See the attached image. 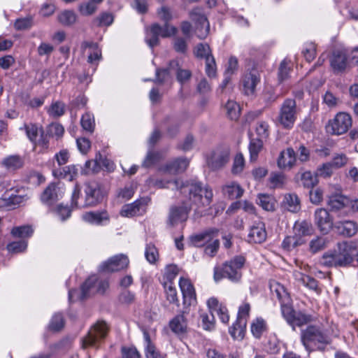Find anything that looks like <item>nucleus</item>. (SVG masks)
<instances>
[{
	"instance_id": "nucleus-1",
	"label": "nucleus",
	"mask_w": 358,
	"mask_h": 358,
	"mask_svg": "<svg viewBox=\"0 0 358 358\" xmlns=\"http://www.w3.org/2000/svg\"><path fill=\"white\" fill-rule=\"evenodd\" d=\"M153 185L159 188H169L180 190L183 194L188 193L189 199L196 206L195 215L202 217L206 215L207 208L210 206L213 193L208 186L203 187L200 182L196 180H187L180 179L174 180H156Z\"/></svg>"
},
{
	"instance_id": "nucleus-2",
	"label": "nucleus",
	"mask_w": 358,
	"mask_h": 358,
	"mask_svg": "<svg viewBox=\"0 0 358 358\" xmlns=\"http://www.w3.org/2000/svg\"><path fill=\"white\" fill-rule=\"evenodd\" d=\"M270 290L273 297H276L280 303L281 312L287 323L293 327H301L308 324L312 320L310 315L301 311L296 312L289 305L290 298L285 287L273 280L270 282Z\"/></svg>"
},
{
	"instance_id": "nucleus-3",
	"label": "nucleus",
	"mask_w": 358,
	"mask_h": 358,
	"mask_svg": "<svg viewBox=\"0 0 358 358\" xmlns=\"http://www.w3.org/2000/svg\"><path fill=\"white\" fill-rule=\"evenodd\" d=\"M85 201L83 203H78V200L80 194V189L76 185L71 195V205L78 208L94 206L96 205L103 197L101 185L97 181L87 182L85 188Z\"/></svg>"
},
{
	"instance_id": "nucleus-4",
	"label": "nucleus",
	"mask_w": 358,
	"mask_h": 358,
	"mask_svg": "<svg viewBox=\"0 0 358 358\" xmlns=\"http://www.w3.org/2000/svg\"><path fill=\"white\" fill-rule=\"evenodd\" d=\"M245 259L243 256H236L223 264L220 271L217 268L214 270V278L216 281L222 278H227L233 282L238 281L241 278V270Z\"/></svg>"
},
{
	"instance_id": "nucleus-5",
	"label": "nucleus",
	"mask_w": 358,
	"mask_h": 358,
	"mask_svg": "<svg viewBox=\"0 0 358 358\" xmlns=\"http://www.w3.org/2000/svg\"><path fill=\"white\" fill-rule=\"evenodd\" d=\"M177 29L169 23L160 26L157 23L152 24L145 29V41L150 48L159 45V38H169L176 34Z\"/></svg>"
},
{
	"instance_id": "nucleus-6",
	"label": "nucleus",
	"mask_w": 358,
	"mask_h": 358,
	"mask_svg": "<svg viewBox=\"0 0 358 358\" xmlns=\"http://www.w3.org/2000/svg\"><path fill=\"white\" fill-rule=\"evenodd\" d=\"M108 331V327L105 322H97L90 329L87 335L82 339L83 348L96 347L106 338Z\"/></svg>"
},
{
	"instance_id": "nucleus-7",
	"label": "nucleus",
	"mask_w": 358,
	"mask_h": 358,
	"mask_svg": "<svg viewBox=\"0 0 358 358\" xmlns=\"http://www.w3.org/2000/svg\"><path fill=\"white\" fill-rule=\"evenodd\" d=\"M351 126V117L348 113H338L334 119L329 121L326 130L329 134L338 136L347 132Z\"/></svg>"
},
{
	"instance_id": "nucleus-8",
	"label": "nucleus",
	"mask_w": 358,
	"mask_h": 358,
	"mask_svg": "<svg viewBox=\"0 0 358 358\" xmlns=\"http://www.w3.org/2000/svg\"><path fill=\"white\" fill-rule=\"evenodd\" d=\"M191 210V206L187 201H182L170 207L167 224L171 227H174L180 223L185 222L189 216Z\"/></svg>"
},
{
	"instance_id": "nucleus-9",
	"label": "nucleus",
	"mask_w": 358,
	"mask_h": 358,
	"mask_svg": "<svg viewBox=\"0 0 358 358\" xmlns=\"http://www.w3.org/2000/svg\"><path fill=\"white\" fill-rule=\"evenodd\" d=\"M296 105L294 99H286L280 110L278 120L285 127L290 129L293 127L296 118Z\"/></svg>"
},
{
	"instance_id": "nucleus-10",
	"label": "nucleus",
	"mask_w": 358,
	"mask_h": 358,
	"mask_svg": "<svg viewBox=\"0 0 358 358\" xmlns=\"http://www.w3.org/2000/svg\"><path fill=\"white\" fill-rule=\"evenodd\" d=\"M190 18L196 23L195 33L199 38L204 39L209 34L210 24L203 12V9L199 7L194 8L189 13Z\"/></svg>"
},
{
	"instance_id": "nucleus-11",
	"label": "nucleus",
	"mask_w": 358,
	"mask_h": 358,
	"mask_svg": "<svg viewBox=\"0 0 358 358\" xmlns=\"http://www.w3.org/2000/svg\"><path fill=\"white\" fill-rule=\"evenodd\" d=\"M150 201L149 197H143L134 202L122 206L120 215L123 217H133L141 215L145 213L146 206Z\"/></svg>"
},
{
	"instance_id": "nucleus-12",
	"label": "nucleus",
	"mask_w": 358,
	"mask_h": 358,
	"mask_svg": "<svg viewBox=\"0 0 358 358\" xmlns=\"http://www.w3.org/2000/svg\"><path fill=\"white\" fill-rule=\"evenodd\" d=\"M64 195L62 187L59 184L50 183L41 195V202L50 206L61 199Z\"/></svg>"
},
{
	"instance_id": "nucleus-13",
	"label": "nucleus",
	"mask_w": 358,
	"mask_h": 358,
	"mask_svg": "<svg viewBox=\"0 0 358 358\" xmlns=\"http://www.w3.org/2000/svg\"><path fill=\"white\" fill-rule=\"evenodd\" d=\"M334 253L337 266H346L352 262V248L347 242L338 243V250Z\"/></svg>"
},
{
	"instance_id": "nucleus-14",
	"label": "nucleus",
	"mask_w": 358,
	"mask_h": 358,
	"mask_svg": "<svg viewBox=\"0 0 358 358\" xmlns=\"http://www.w3.org/2000/svg\"><path fill=\"white\" fill-rule=\"evenodd\" d=\"M129 259L126 255H117L100 266V270L105 272H115L126 268L129 265Z\"/></svg>"
},
{
	"instance_id": "nucleus-15",
	"label": "nucleus",
	"mask_w": 358,
	"mask_h": 358,
	"mask_svg": "<svg viewBox=\"0 0 358 358\" xmlns=\"http://www.w3.org/2000/svg\"><path fill=\"white\" fill-rule=\"evenodd\" d=\"M229 149L228 148L217 149L208 159V166L213 169L222 168L229 162Z\"/></svg>"
},
{
	"instance_id": "nucleus-16",
	"label": "nucleus",
	"mask_w": 358,
	"mask_h": 358,
	"mask_svg": "<svg viewBox=\"0 0 358 358\" xmlns=\"http://www.w3.org/2000/svg\"><path fill=\"white\" fill-rule=\"evenodd\" d=\"M97 282L96 276H91L85 280V282L81 286L80 292L76 289H71L69 291V301H74L77 299L84 300L87 297L91 290Z\"/></svg>"
},
{
	"instance_id": "nucleus-17",
	"label": "nucleus",
	"mask_w": 358,
	"mask_h": 358,
	"mask_svg": "<svg viewBox=\"0 0 358 358\" xmlns=\"http://www.w3.org/2000/svg\"><path fill=\"white\" fill-rule=\"evenodd\" d=\"M179 286L182 294L185 306H192L196 303V292L190 280L185 278H180Z\"/></svg>"
},
{
	"instance_id": "nucleus-18",
	"label": "nucleus",
	"mask_w": 358,
	"mask_h": 358,
	"mask_svg": "<svg viewBox=\"0 0 358 358\" xmlns=\"http://www.w3.org/2000/svg\"><path fill=\"white\" fill-rule=\"evenodd\" d=\"M315 221L322 234H326L331 229L332 221L328 211L324 208H320L315 213Z\"/></svg>"
},
{
	"instance_id": "nucleus-19",
	"label": "nucleus",
	"mask_w": 358,
	"mask_h": 358,
	"mask_svg": "<svg viewBox=\"0 0 358 358\" xmlns=\"http://www.w3.org/2000/svg\"><path fill=\"white\" fill-rule=\"evenodd\" d=\"M260 82V76L259 73L253 70L246 73L243 79V92L246 95L254 94L257 85Z\"/></svg>"
},
{
	"instance_id": "nucleus-20",
	"label": "nucleus",
	"mask_w": 358,
	"mask_h": 358,
	"mask_svg": "<svg viewBox=\"0 0 358 358\" xmlns=\"http://www.w3.org/2000/svg\"><path fill=\"white\" fill-rule=\"evenodd\" d=\"M82 219L87 223L93 225H102L109 221V215L106 211H90L82 215Z\"/></svg>"
},
{
	"instance_id": "nucleus-21",
	"label": "nucleus",
	"mask_w": 358,
	"mask_h": 358,
	"mask_svg": "<svg viewBox=\"0 0 358 358\" xmlns=\"http://www.w3.org/2000/svg\"><path fill=\"white\" fill-rule=\"evenodd\" d=\"M346 53L342 50H336L333 52L330 60L331 66L335 72L343 71L348 66Z\"/></svg>"
},
{
	"instance_id": "nucleus-22",
	"label": "nucleus",
	"mask_w": 358,
	"mask_h": 358,
	"mask_svg": "<svg viewBox=\"0 0 358 358\" xmlns=\"http://www.w3.org/2000/svg\"><path fill=\"white\" fill-rule=\"evenodd\" d=\"M189 165V161L186 158H178L167 163L160 170L169 174H176L183 172Z\"/></svg>"
},
{
	"instance_id": "nucleus-23",
	"label": "nucleus",
	"mask_w": 358,
	"mask_h": 358,
	"mask_svg": "<svg viewBox=\"0 0 358 358\" xmlns=\"http://www.w3.org/2000/svg\"><path fill=\"white\" fill-rule=\"evenodd\" d=\"M217 232L218 230L216 229H209L201 233L192 236L190 240L195 247H202L210 242L217 234Z\"/></svg>"
},
{
	"instance_id": "nucleus-24",
	"label": "nucleus",
	"mask_w": 358,
	"mask_h": 358,
	"mask_svg": "<svg viewBox=\"0 0 358 358\" xmlns=\"http://www.w3.org/2000/svg\"><path fill=\"white\" fill-rule=\"evenodd\" d=\"M22 201V196L6 192L0 198V209L3 210L14 209Z\"/></svg>"
},
{
	"instance_id": "nucleus-25",
	"label": "nucleus",
	"mask_w": 358,
	"mask_h": 358,
	"mask_svg": "<svg viewBox=\"0 0 358 358\" xmlns=\"http://www.w3.org/2000/svg\"><path fill=\"white\" fill-rule=\"evenodd\" d=\"M296 162V154L292 148L281 152L278 159V166L280 169H291Z\"/></svg>"
},
{
	"instance_id": "nucleus-26",
	"label": "nucleus",
	"mask_w": 358,
	"mask_h": 358,
	"mask_svg": "<svg viewBox=\"0 0 358 358\" xmlns=\"http://www.w3.org/2000/svg\"><path fill=\"white\" fill-rule=\"evenodd\" d=\"M266 232L264 224L259 222L253 225L248 234V241L255 243H261L266 240Z\"/></svg>"
},
{
	"instance_id": "nucleus-27",
	"label": "nucleus",
	"mask_w": 358,
	"mask_h": 358,
	"mask_svg": "<svg viewBox=\"0 0 358 358\" xmlns=\"http://www.w3.org/2000/svg\"><path fill=\"white\" fill-rule=\"evenodd\" d=\"M184 314L185 311L181 314H178L175 316L169 322V327L171 330L176 334H182L187 331V322Z\"/></svg>"
},
{
	"instance_id": "nucleus-28",
	"label": "nucleus",
	"mask_w": 358,
	"mask_h": 358,
	"mask_svg": "<svg viewBox=\"0 0 358 358\" xmlns=\"http://www.w3.org/2000/svg\"><path fill=\"white\" fill-rule=\"evenodd\" d=\"M282 207L291 213H297L300 208V201L296 194H286L282 203Z\"/></svg>"
},
{
	"instance_id": "nucleus-29",
	"label": "nucleus",
	"mask_w": 358,
	"mask_h": 358,
	"mask_svg": "<svg viewBox=\"0 0 358 358\" xmlns=\"http://www.w3.org/2000/svg\"><path fill=\"white\" fill-rule=\"evenodd\" d=\"M350 199L343 195H335L330 198L329 205L333 210H341L349 207Z\"/></svg>"
},
{
	"instance_id": "nucleus-30",
	"label": "nucleus",
	"mask_w": 358,
	"mask_h": 358,
	"mask_svg": "<svg viewBox=\"0 0 358 358\" xmlns=\"http://www.w3.org/2000/svg\"><path fill=\"white\" fill-rule=\"evenodd\" d=\"M223 194L231 199L240 198L243 194V189L239 184L231 182L222 188Z\"/></svg>"
},
{
	"instance_id": "nucleus-31",
	"label": "nucleus",
	"mask_w": 358,
	"mask_h": 358,
	"mask_svg": "<svg viewBox=\"0 0 358 358\" xmlns=\"http://www.w3.org/2000/svg\"><path fill=\"white\" fill-rule=\"evenodd\" d=\"M143 338L145 345V356L147 358H164L152 343L149 333L145 329L143 330Z\"/></svg>"
},
{
	"instance_id": "nucleus-32",
	"label": "nucleus",
	"mask_w": 358,
	"mask_h": 358,
	"mask_svg": "<svg viewBox=\"0 0 358 358\" xmlns=\"http://www.w3.org/2000/svg\"><path fill=\"white\" fill-rule=\"evenodd\" d=\"M178 64L176 61H171L169 63V66L166 69H156V79L155 82L162 83L167 80L171 76V71L177 68Z\"/></svg>"
},
{
	"instance_id": "nucleus-33",
	"label": "nucleus",
	"mask_w": 358,
	"mask_h": 358,
	"mask_svg": "<svg viewBox=\"0 0 358 358\" xmlns=\"http://www.w3.org/2000/svg\"><path fill=\"white\" fill-rule=\"evenodd\" d=\"M250 329L254 337L260 338L267 329L266 322L261 317L256 318L251 323Z\"/></svg>"
},
{
	"instance_id": "nucleus-34",
	"label": "nucleus",
	"mask_w": 358,
	"mask_h": 358,
	"mask_svg": "<svg viewBox=\"0 0 358 358\" xmlns=\"http://www.w3.org/2000/svg\"><path fill=\"white\" fill-rule=\"evenodd\" d=\"M297 178L299 179L301 185L308 189H309V194L311 196L313 189V176L310 171H301L297 174Z\"/></svg>"
},
{
	"instance_id": "nucleus-35",
	"label": "nucleus",
	"mask_w": 358,
	"mask_h": 358,
	"mask_svg": "<svg viewBox=\"0 0 358 358\" xmlns=\"http://www.w3.org/2000/svg\"><path fill=\"white\" fill-rule=\"evenodd\" d=\"M301 340L306 350L309 353L312 352L313 346V326L310 325L306 329L302 331Z\"/></svg>"
},
{
	"instance_id": "nucleus-36",
	"label": "nucleus",
	"mask_w": 358,
	"mask_h": 358,
	"mask_svg": "<svg viewBox=\"0 0 358 358\" xmlns=\"http://www.w3.org/2000/svg\"><path fill=\"white\" fill-rule=\"evenodd\" d=\"M306 242L305 239L301 237L297 236L295 234L293 236H287L282 243V247L287 251H290L296 247L303 244Z\"/></svg>"
},
{
	"instance_id": "nucleus-37",
	"label": "nucleus",
	"mask_w": 358,
	"mask_h": 358,
	"mask_svg": "<svg viewBox=\"0 0 358 358\" xmlns=\"http://www.w3.org/2000/svg\"><path fill=\"white\" fill-rule=\"evenodd\" d=\"M246 324L243 322L236 321L229 329L231 336L235 340H242L245 336Z\"/></svg>"
},
{
	"instance_id": "nucleus-38",
	"label": "nucleus",
	"mask_w": 358,
	"mask_h": 358,
	"mask_svg": "<svg viewBox=\"0 0 358 358\" xmlns=\"http://www.w3.org/2000/svg\"><path fill=\"white\" fill-rule=\"evenodd\" d=\"M263 146V142L259 138H252L249 144L250 161L255 162L257 159L259 152Z\"/></svg>"
},
{
	"instance_id": "nucleus-39",
	"label": "nucleus",
	"mask_w": 358,
	"mask_h": 358,
	"mask_svg": "<svg viewBox=\"0 0 358 358\" xmlns=\"http://www.w3.org/2000/svg\"><path fill=\"white\" fill-rule=\"evenodd\" d=\"M33 234V229L30 226L24 225L15 227L11 230V234L15 238H20L21 240H25L29 238Z\"/></svg>"
},
{
	"instance_id": "nucleus-40",
	"label": "nucleus",
	"mask_w": 358,
	"mask_h": 358,
	"mask_svg": "<svg viewBox=\"0 0 358 358\" xmlns=\"http://www.w3.org/2000/svg\"><path fill=\"white\" fill-rule=\"evenodd\" d=\"M57 20L62 25L70 26L76 22V15L72 10H66L58 15Z\"/></svg>"
},
{
	"instance_id": "nucleus-41",
	"label": "nucleus",
	"mask_w": 358,
	"mask_h": 358,
	"mask_svg": "<svg viewBox=\"0 0 358 358\" xmlns=\"http://www.w3.org/2000/svg\"><path fill=\"white\" fill-rule=\"evenodd\" d=\"M275 201L274 198L268 194H259L257 203L266 210H273Z\"/></svg>"
},
{
	"instance_id": "nucleus-42",
	"label": "nucleus",
	"mask_w": 358,
	"mask_h": 358,
	"mask_svg": "<svg viewBox=\"0 0 358 358\" xmlns=\"http://www.w3.org/2000/svg\"><path fill=\"white\" fill-rule=\"evenodd\" d=\"M338 228L341 229V233L344 236L351 237L354 236L358 230V226L356 222L352 221H345L340 223Z\"/></svg>"
},
{
	"instance_id": "nucleus-43",
	"label": "nucleus",
	"mask_w": 358,
	"mask_h": 358,
	"mask_svg": "<svg viewBox=\"0 0 358 358\" xmlns=\"http://www.w3.org/2000/svg\"><path fill=\"white\" fill-rule=\"evenodd\" d=\"M164 287L167 301H169L170 303L176 304L177 306H179L177 290L176 288L173 286V283L168 284L167 282H164Z\"/></svg>"
},
{
	"instance_id": "nucleus-44",
	"label": "nucleus",
	"mask_w": 358,
	"mask_h": 358,
	"mask_svg": "<svg viewBox=\"0 0 358 358\" xmlns=\"http://www.w3.org/2000/svg\"><path fill=\"white\" fill-rule=\"evenodd\" d=\"M3 164L8 169L16 170L23 166V159L18 155H11L5 158Z\"/></svg>"
},
{
	"instance_id": "nucleus-45",
	"label": "nucleus",
	"mask_w": 358,
	"mask_h": 358,
	"mask_svg": "<svg viewBox=\"0 0 358 358\" xmlns=\"http://www.w3.org/2000/svg\"><path fill=\"white\" fill-rule=\"evenodd\" d=\"M228 117L231 120H237L239 117L241 108L239 105L233 100H229L224 106Z\"/></svg>"
},
{
	"instance_id": "nucleus-46",
	"label": "nucleus",
	"mask_w": 358,
	"mask_h": 358,
	"mask_svg": "<svg viewBox=\"0 0 358 358\" xmlns=\"http://www.w3.org/2000/svg\"><path fill=\"white\" fill-rule=\"evenodd\" d=\"M145 257L146 260L152 264H155L158 261L159 255L158 250L155 245L152 243L146 245L145 250Z\"/></svg>"
},
{
	"instance_id": "nucleus-47",
	"label": "nucleus",
	"mask_w": 358,
	"mask_h": 358,
	"mask_svg": "<svg viewBox=\"0 0 358 358\" xmlns=\"http://www.w3.org/2000/svg\"><path fill=\"white\" fill-rule=\"evenodd\" d=\"M98 157H99V160H101V155L100 153L96 154L95 159L88 160L85 162L83 170L85 174L96 173L100 170V162L98 161Z\"/></svg>"
},
{
	"instance_id": "nucleus-48",
	"label": "nucleus",
	"mask_w": 358,
	"mask_h": 358,
	"mask_svg": "<svg viewBox=\"0 0 358 358\" xmlns=\"http://www.w3.org/2000/svg\"><path fill=\"white\" fill-rule=\"evenodd\" d=\"M80 124L85 131L92 133L95 127L94 115L90 113H85L81 117Z\"/></svg>"
},
{
	"instance_id": "nucleus-49",
	"label": "nucleus",
	"mask_w": 358,
	"mask_h": 358,
	"mask_svg": "<svg viewBox=\"0 0 358 358\" xmlns=\"http://www.w3.org/2000/svg\"><path fill=\"white\" fill-rule=\"evenodd\" d=\"M255 131L258 136L257 138H259L262 141L264 139H266L269 136L268 123L263 120L259 121L257 123Z\"/></svg>"
},
{
	"instance_id": "nucleus-50",
	"label": "nucleus",
	"mask_w": 358,
	"mask_h": 358,
	"mask_svg": "<svg viewBox=\"0 0 358 358\" xmlns=\"http://www.w3.org/2000/svg\"><path fill=\"white\" fill-rule=\"evenodd\" d=\"M65 111V105L61 101H55L52 103L48 110V113L53 117H58L64 115Z\"/></svg>"
},
{
	"instance_id": "nucleus-51",
	"label": "nucleus",
	"mask_w": 358,
	"mask_h": 358,
	"mask_svg": "<svg viewBox=\"0 0 358 358\" xmlns=\"http://www.w3.org/2000/svg\"><path fill=\"white\" fill-rule=\"evenodd\" d=\"M78 175V169L75 165H69L64 167L59 172V177L72 181Z\"/></svg>"
},
{
	"instance_id": "nucleus-52",
	"label": "nucleus",
	"mask_w": 358,
	"mask_h": 358,
	"mask_svg": "<svg viewBox=\"0 0 358 358\" xmlns=\"http://www.w3.org/2000/svg\"><path fill=\"white\" fill-rule=\"evenodd\" d=\"M294 234L304 239V237L310 235V229L306 222H296L294 227Z\"/></svg>"
},
{
	"instance_id": "nucleus-53",
	"label": "nucleus",
	"mask_w": 358,
	"mask_h": 358,
	"mask_svg": "<svg viewBox=\"0 0 358 358\" xmlns=\"http://www.w3.org/2000/svg\"><path fill=\"white\" fill-rule=\"evenodd\" d=\"M162 158V155L158 152L149 151L143 162V166L148 168L157 162H158Z\"/></svg>"
},
{
	"instance_id": "nucleus-54",
	"label": "nucleus",
	"mask_w": 358,
	"mask_h": 358,
	"mask_svg": "<svg viewBox=\"0 0 358 358\" xmlns=\"http://www.w3.org/2000/svg\"><path fill=\"white\" fill-rule=\"evenodd\" d=\"M27 247V241L26 240H20L13 241L7 245V249L10 252L19 253L24 252Z\"/></svg>"
},
{
	"instance_id": "nucleus-55",
	"label": "nucleus",
	"mask_w": 358,
	"mask_h": 358,
	"mask_svg": "<svg viewBox=\"0 0 358 358\" xmlns=\"http://www.w3.org/2000/svg\"><path fill=\"white\" fill-rule=\"evenodd\" d=\"M250 305L247 302H244L238 308L236 321L243 322V323L247 324V320L250 315Z\"/></svg>"
},
{
	"instance_id": "nucleus-56",
	"label": "nucleus",
	"mask_w": 358,
	"mask_h": 358,
	"mask_svg": "<svg viewBox=\"0 0 358 358\" xmlns=\"http://www.w3.org/2000/svg\"><path fill=\"white\" fill-rule=\"evenodd\" d=\"M194 53L197 57L204 58L206 60V57H213L209 45L206 43L199 44L195 48Z\"/></svg>"
},
{
	"instance_id": "nucleus-57",
	"label": "nucleus",
	"mask_w": 358,
	"mask_h": 358,
	"mask_svg": "<svg viewBox=\"0 0 358 358\" xmlns=\"http://www.w3.org/2000/svg\"><path fill=\"white\" fill-rule=\"evenodd\" d=\"M179 268L175 264H171L165 268L164 278L166 279L167 283H173V280L176 278L178 274Z\"/></svg>"
},
{
	"instance_id": "nucleus-58",
	"label": "nucleus",
	"mask_w": 358,
	"mask_h": 358,
	"mask_svg": "<svg viewBox=\"0 0 358 358\" xmlns=\"http://www.w3.org/2000/svg\"><path fill=\"white\" fill-rule=\"evenodd\" d=\"M285 182V176L280 173H272L269 177V185L272 188H278L282 186Z\"/></svg>"
},
{
	"instance_id": "nucleus-59",
	"label": "nucleus",
	"mask_w": 358,
	"mask_h": 358,
	"mask_svg": "<svg viewBox=\"0 0 358 358\" xmlns=\"http://www.w3.org/2000/svg\"><path fill=\"white\" fill-rule=\"evenodd\" d=\"M296 279L305 287L311 290L313 288V279L309 275L303 273H296Z\"/></svg>"
},
{
	"instance_id": "nucleus-60",
	"label": "nucleus",
	"mask_w": 358,
	"mask_h": 358,
	"mask_svg": "<svg viewBox=\"0 0 358 358\" xmlns=\"http://www.w3.org/2000/svg\"><path fill=\"white\" fill-rule=\"evenodd\" d=\"M204 253L209 257H214L220 247V241L218 239H213L210 242L206 244Z\"/></svg>"
},
{
	"instance_id": "nucleus-61",
	"label": "nucleus",
	"mask_w": 358,
	"mask_h": 358,
	"mask_svg": "<svg viewBox=\"0 0 358 358\" xmlns=\"http://www.w3.org/2000/svg\"><path fill=\"white\" fill-rule=\"evenodd\" d=\"M202 322V327L205 330L210 331L214 328V315L213 313H202L200 315Z\"/></svg>"
},
{
	"instance_id": "nucleus-62",
	"label": "nucleus",
	"mask_w": 358,
	"mask_h": 358,
	"mask_svg": "<svg viewBox=\"0 0 358 358\" xmlns=\"http://www.w3.org/2000/svg\"><path fill=\"white\" fill-rule=\"evenodd\" d=\"M245 166V160L242 154H237L234 160L232 173L234 174L241 173Z\"/></svg>"
},
{
	"instance_id": "nucleus-63",
	"label": "nucleus",
	"mask_w": 358,
	"mask_h": 358,
	"mask_svg": "<svg viewBox=\"0 0 358 358\" xmlns=\"http://www.w3.org/2000/svg\"><path fill=\"white\" fill-rule=\"evenodd\" d=\"M348 161H349V159L346 156L345 154L340 153V154H336L333 157V159L330 163L332 164V166H334V168L340 169V168L344 166L345 164H347Z\"/></svg>"
},
{
	"instance_id": "nucleus-64",
	"label": "nucleus",
	"mask_w": 358,
	"mask_h": 358,
	"mask_svg": "<svg viewBox=\"0 0 358 358\" xmlns=\"http://www.w3.org/2000/svg\"><path fill=\"white\" fill-rule=\"evenodd\" d=\"M64 321L63 316L58 313L53 315L49 324V327L53 331H59L64 327Z\"/></svg>"
}]
</instances>
